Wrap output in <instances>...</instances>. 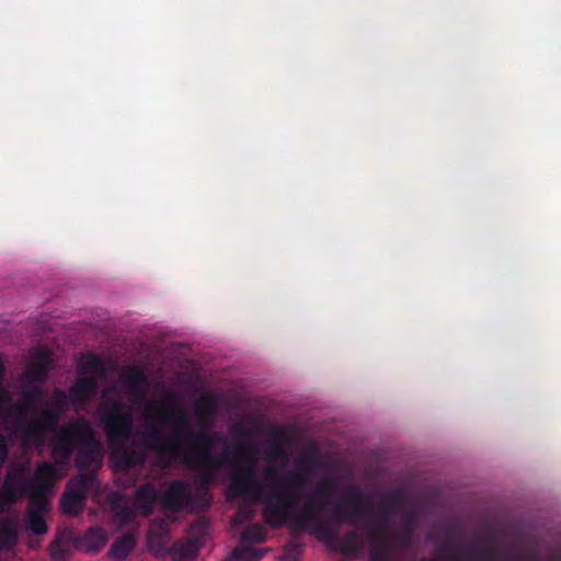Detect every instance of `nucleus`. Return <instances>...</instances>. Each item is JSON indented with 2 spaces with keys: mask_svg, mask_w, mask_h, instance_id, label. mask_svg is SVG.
<instances>
[{
  "mask_svg": "<svg viewBox=\"0 0 561 561\" xmlns=\"http://www.w3.org/2000/svg\"><path fill=\"white\" fill-rule=\"evenodd\" d=\"M100 421L108 443L114 447L111 458L116 472L142 466L150 449L168 462L183 460L201 472L203 484H209L216 472L229 461L227 451L218 455L211 453L217 440L227 442V438L221 433L208 434L205 430L190 428L187 435L178 432L165 439L161 427L149 423L150 428L141 435V445L136 439L127 445L133 433L134 416L130 408L121 399H103Z\"/></svg>",
  "mask_w": 561,
  "mask_h": 561,
  "instance_id": "f257e3e1",
  "label": "nucleus"
},
{
  "mask_svg": "<svg viewBox=\"0 0 561 561\" xmlns=\"http://www.w3.org/2000/svg\"><path fill=\"white\" fill-rule=\"evenodd\" d=\"M345 504L334 503L329 519L321 517L325 506H321L314 497L309 496L301 510L293 518V526L306 533L313 534L318 539L334 543L337 541L340 526L343 523L358 525V516L366 511L364 493L358 485L348 484L342 490Z\"/></svg>",
  "mask_w": 561,
  "mask_h": 561,
  "instance_id": "f03ea898",
  "label": "nucleus"
},
{
  "mask_svg": "<svg viewBox=\"0 0 561 561\" xmlns=\"http://www.w3.org/2000/svg\"><path fill=\"white\" fill-rule=\"evenodd\" d=\"M51 455L57 465H68L76 451L75 465L84 472H92L93 466H100L103 453L90 422L75 420L62 425L51 439Z\"/></svg>",
  "mask_w": 561,
  "mask_h": 561,
  "instance_id": "7ed1b4c3",
  "label": "nucleus"
},
{
  "mask_svg": "<svg viewBox=\"0 0 561 561\" xmlns=\"http://www.w3.org/2000/svg\"><path fill=\"white\" fill-rule=\"evenodd\" d=\"M234 451L232 463L237 470L231 477L228 493L229 495L257 500L262 491V486L255 477L259 448L251 442L245 444L237 442Z\"/></svg>",
  "mask_w": 561,
  "mask_h": 561,
  "instance_id": "20e7f679",
  "label": "nucleus"
},
{
  "mask_svg": "<svg viewBox=\"0 0 561 561\" xmlns=\"http://www.w3.org/2000/svg\"><path fill=\"white\" fill-rule=\"evenodd\" d=\"M264 479L273 486V492L263 501V520L274 529L282 528L285 525L293 526V518L296 515L294 508L298 502L297 493L279 486L275 468H266Z\"/></svg>",
  "mask_w": 561,
  "mask_h": 561,
  "instance_id": "39448f33",
  "label": "nucleus"
},
{
  "mask_svg": "<svg viewBox=\"0 0 561 561\" xmlns=\"http://www.w3.org/2000/svg\"><path fill=\"white\" fill-rule=\"evenodd\" d=\"M23 407H18V420L14 425L20 434L23 446L41 448L47 435L57 431L56 414L48 410H41L35 419L27 422Z\"/></svg>",
  "mask_w": 561,
  "mask_h": 561,
  "instance_id": "423d86ee",
  "label": "nucleus"
},
{
  "mask_svg": "<svg viewBox=\"0 0 561 561\" xmlns=\"http://www.w3.org/2000/svg\"><path fill=\"white\" fill-rule=\"evenodd\" d=\"M366 511L358 516V525H365L380 529H389L391 517L397 512H405L407 496L401 491L391 492L380 499L374 511L370 510V499L365 495Z\"/></svg>",
  "mask_w": 561,
  "mask_h": 561,
  "instance_id": "0eeeda50",
  "label": "nucleus"
},
{
  "mask_svg": "<svg viewBox=\"0 0 561 561\" xmlns=\"http://www.w3.org/2000/svg\"><path fill=\"white\" fill-rule=\"evenodd\" d=\"M178 402V394L174 392H169L164 397L163 401H152L148 408L147 412L150 410H157L161 413V425H172L175 428L174 433H181L183 435H187L190 428H193L190 422V417L187 413L180 408L173 407L174 403ZM146 423L150 428L149 423H157L156 419H153L149 413H147Z\"/></svg>",
  "mask_w": 561,
  "mask_h": 561,
  "instance_id": "6e6552de",
  "label": "nucleus"
},
{
  "mask_svg": "<svg viewBox=\"0 0 561 561\" xmlns=\"http://www.w3.org/2000/svg\"><path fill=\"white\" fill-rule=\"evenodd\" d=\"M96 483L94 472H84L72 478L60 499L61 511L69 516H78L84 508L87 493Z\"/></svg>",
  "mask_w": 561,
  "mask_h": 561,
  "instance_id": "1a4fd4ad",
  "label": "nucleus"
},
{
  "mask_svg": "<svg viewBox=\"0 0 561 561\" xmlns=\"http://www.w3.org/2000/svg\"><path fill=\"white\" fill-rule=\"evenodd\" d=\"M28 466L16 463L9 468L0 488V513L24 496L31 497L28 482Z\"/></svg>",
  "mask_w": 561,
  "mask_h": 561,
  "instance_id": "9d476101",
  "label": "nucleus"
},
{
  "mask_svg": "<svg viewBox=\"0 0 561 561\" xmlns=\"http://www.w3.org/2000/svg\"><path fill=\"white\" fill-rule=\"evenodd\" d=\"M162 504L167 510L181 512L192 504V493L183 480L173 481L165 491Z\"/></svg>",
  "mask_w": 561,
  "mask_h": 561,
  "instance_id": "9b49d317",
  "label": "nucleus"
},
{
  "mask_svg": "<svg viewBox=\"0 0 561 561\" xmlns=\"http://www.w3.org/2000/svg\"><path fill=\"white\" fill-rule=\"evenodd\" d=\"M48 500L39 496H31L28 510L25 517L26 527L35 535H44L47 533V524L45 514L48 512Z\"/></svg>",
  "mask_w": 561,
  "mask_h": 561,
  "instance_id": "f8f14e48",
  "label": "nucleus"
},
{
  "mask_svg": "<svg viewBox=\"0 0 561 561\" xmlns=\"http://www.w3.org/2000/svg\"><path fill=\"white\" fill-rule=\"evenodd\" d=\"M99 379L96 376H82L70 386L68 393L73 407H81L92 401L98 394Z\"/></svg>",
  "mask_w": 561,
  "mask_h": 561,
  "instance_id": "ddd939ff",
  "label": "nucleus"
},
{
  "mask_svg": "<svg viewBox=\"0 0 561 561\" xmlns=\"http://www.w3.org/2000/svg\"><path fill=\"white\" fill-rule=\"evenodd\" d=\"M55 477V466L47 461L41 462L36 467L33 478L28 477L27 485L31 489V496L47 499L46 494L50 490Z\"/></svg>",
  "mask_w": 561,
  "mask_h": 561,
  "instance_id": "4468645a",
  "label": "nucleus"
},
{
  "mask_svg": "<svg viewBox=\"0 0 561 561\" xmlns=\"http://www.w3.org/2000/svg\"><path fill=\"white\" fill-rule=\"evenodd\" d=\"M369 538V556L371 561H390L388 545L390 542L389 529H380L364 524Z\"/></svg>",
  "mask_w": 561,
  "mask_h": 561,
  "instance_id": "2eb2a0df",
  "label": "nucleus"
},
{
  "mask_svg": "<svg viewBox=\"0 0 561 561\" xmlns=\"http://www.w3.org/2000/svg\"><path fill=\"white\" fill-rule=\"evenodd\" d=\"M51 354L47 348L37 350L27 366L25 379L30 382L44 383L50 369Z\"/></svg>",
  "mask_w": 561,
  "mask_h": 561,
  "instance_id": "dca6fc26",
  "label": "nucleus"
},
{
  "mask_svg": "<svg viewBox=\"0 0 561 561\" xmlns=\"http://www.w3.org/2000/svg\"><path fill=\"white\" fill-rule=\"evenodd\" d=\"M119 381L125 391L134 397L144 398L147 376L138 366H128L119 375Z\"/></svg>",
  "mask_w": 561,
  "mask_h": 561,
  "instance_id": "f3484780",
  "label": "nucleus"
},
{
  "mask_svg": "<svg viewBox=\"0 0 561 561\" xmlns=\"http://www.w3.org/2000/svg\"><path fill=\"white\" fill-rule=\"evenodd\" d=\"M312 465V460L309 458H300L296 461L297 470L294 472H288L284 478H279L276 473V479L279 481V486L282 489L290 490L295 492L300 490L305 485L306 474L308 473V466Z\"/></svg>",
  "mask_w": 561,
  "mask_h": 561,
  "instance_id": "a211bd4d",
  "label": "nucleus"
},
{
  "mask_svg": "<svg viewBox=\"0 0 561 561\" xmlns=\"http://www.w3.org/2000/svg\"><path fill=\"white\" fill-rule=\"evenodd\" d=\"M156 501L157 491L154 486L151 483H145L137 489L134 505L141 515L149 516L152 513Z\"/></svg>",
  "mask_w": 561,
  "mask_h": 561,
  "instance_id": "6ab92c4d",
  "label": "nucleus"
},
{
  "mask_svg": "<svg viewBox=\"0 0 561 561\" xmlns=\"http://www.w3.org/2000/svg\"><path fill=\"white\" fill-rule=\"evenodd\" d=\"M167 552L173 561H191L197 556L198 547L194 539L187 538L174 542Z\"/></svg>",
  "mask_w": 561,
  "mask_h": 561,
  "instance_id": "aec40b11",
  "label": "nucleus"
},
{
  "mask_svg": "<svg viewBox=\"0 0 561 561\" xmlns=\"http://www.w3.org/2000/svg\"><path fill=\"white\" fill-rule=\"evenodd\" d=\"M82 546L88 551H100L107 541V537L101 527H90L82 537Z\"/></svg>",
  "mask_w": 561,
  "mask_h": 561,
  "instance_id": "412c9836",
  "label": "nucleus"
},
{
  "mask_svg": "<svg viewBox=\"0 0 561 561\" xmlns=\"http://www.w3.org/2000/svg\"><path fill=\"white\" fill-rule=\"evenodd\" d=\"M135 545L136 541L134 536L130 534H125L114 541L110 548L108 556L112 559L124 560L134 550Z\"/></svg>",
  "mask_w": 561,
  "mask_h": 561,
  "instance_id": "4be33fe9",
  "label": "nucleus"
},
{
  "mask_svg": "<svg viewBox=\"0 0 561 561\" xmlns=\"http://www.w3.org/2000/svg\"><path fill=\"white\" fill-rule=\"evenodd\" d=\"M416 515L412 511L403 512L399 531V541L403 547H409L414 536Z\"/></svg>",
  "mask_w": 561,
  "mask_h": 561,
  "instance_id": "5701e85b",
  "label": "nucleus"
},
{
  "mask_svg": "<svg viewBox=\"0 0 561 561\" xmlns=\"http://www.w3.org/2000/svg\"><path fill=\"white\" fill-rule=\"evenodd\" d=\"M339 483L337 480L334 478H324L321 480L313 491V494L311 495L314 497L318 502L321 503V506H328L331 502L332 495L337 490Z\"/></svg>",
  "mask_w": 561,
  "mask_h": 561,
  "instance_id": "b1692460",
  "label": "nucleus"
},
{
  "mask_svg": "<svg viewBox=\"0 0 561 561\" xmlns=\"http://www.w3.org/2000/svg\"><path fill=\"white\" fill-rule=\"evenodd\" d=\"M50 403L51 405L49 408H45L44 410H48L55 413L57 417V425H59L61 415L67 411L69 404H71L69 393L61 389H55Z\"/></svg>",
  "mask_w": 561,
  "mask_h": 561,
  "instance_id": "393cba45",
  "label": "nucleus"
},
{
  "mask_svg": "<svg viewBox=\"0 0 561 561\" xmlns=\"http://www.w3.org/2000/svg\"><path fill=\"white\" fill-rule=\"evenodd\" d=\"M265 552L250 546H239L234 548L229 557V561H260Z\"/></svg>",
  "mask_w": 561,
  "mask_h": 561,
  "instance_id": "a878e982",
  "label": "nucleus"
},
{
  "mask_svg": "<svg viewBox=\"0 0 561 561\" xmlns=\"http://www.w3.org/2000/svg\"><path fill=\"white\" fill-rule=\"evenodd\" d=\"M169 539L168 528L163 525L159 526L157 530H150L149 533V546L151 549H154L157 553L167 551Z\"/></svg>",
  "mask_w": 561,
  "mask_h": 561,
  "instance_id": "bb28decb",
  "label": "nucleus"
},
{
  "mask_svg": "<svg viewBox=\"0 0 561 561\" xmlns=\"http://www.w3.org/2000/svg\"><path fill=\"white\" fill-rule=\"evenodd\" d=\"M79 369L81 374H93L99 377H102L105 374L104 363L95 354H88L80 364Z\"/></svg>",
  "mask_w": 561,
  "mask_h": 561,
  "instance_id": "cd10ccee",
  "label": "nucleus"
},
{
  "mask_svg": "<svg viewBox=\"0 0 561 561\" xmlns=\"http://www.w3.org/2000/svg\"><path fill=\"white\" fill-rule=\"evenodd\" d=\"M362 547V541L356 531L347 533L340 541V550L346 556H355L359 553Z\"/></svg>",
  "mask_w": 561,
  "mask_h": 561,
  "instance_id": "c85d7f7f",
  "label": "nucleus"
},
{
  "mask_svg": "<svg viewBox=\"0 0 561 561\" xmlns=\"http://www.w3.org/2000/svg\"><path fill=\"white\" fill-rule=\"evenodd\" d=\"M266 539L264 528L260 524H251L241 534L242 542L262 543Z\"/></svg>",
  "mask_w": 561,
  "mask_h": 561,
  "instance_id": "c756f323",
  "label": "nucleus"
},
{
  "mask_svg": "<svg viewBox=\"0 0 561 561\" xmlns=\"http://www.w3.org/2000/svg\"><path fill=\"white\" fill-rule=\"evenodd\" d=\"M112 510L115 512V515L123 523H130L136 518V506H131L127 503L115 502L112 504Z\"/></svg>",
  "mask_w": 561,
  "mask_h": 561,
  "instance_id": "7c9ffc66",
  "label": "nucleus"
},
{
  "mask_svg": "<svg viewBox=\"0 0 561 561\" xmlns=\"http://www.w3.org/2000/svg\"><path fill=\"white\" fill-rule=\"evenodd\" d=\"M24 402L19 404L18 407H23L25 413L28 409L33 408L38 400H41L44 396L43 390L39 386H34L30 388L27 391L23 392Z\"/></svg>",
  "mask_w": 561,
  "mask_h": 561,
  "instance_id": "2f4dec72",
  "label": "nucleus"
},
{
  "mask_svg": "<svg viewBox=\"0 0 561 561\" xmlns=\"http://www.w3.org/2000/svg\"><path fill=\"white\" fill-rule=\"evenodd\" d=\"M473 561H496L497 550L494 547L473 549L468 552Z\"/></svg>",
  "mask_w": 561,
  "mask_h": 561,
  "instance_id": "473e14b6",
  "label": "nucleus"
},
{
  "mask_svg": "<svg viewBox=\"0 0 561 561\" xmlns=\"http://www.w3.org/2000/svg\"><path fill=\"white\" fill-rule=\"evenodd\" d=\"M198 419L203 422L204 419H211L216 412V404L210 397H204L197 404Z\"/></svg>",
  "mask_w": 561,
  "mask_h": 561,
  "instance_id": "72a5a7b5",
  "label": "nucleus"
},
{
  "mask_svg": "<svg viewBox=\"0 0 561 561\" xmlns=\"http://www.w3.org/2000/svg\"><path fill=\"white\" fill-rule=\"evenodd\" d=\"M254 516V510L250 503H243L239 505L237 508L236 516L233 517L234 524H242L250 519H252Z\"/></svg>",
  "mask_w": 561,
  "mask_h": 561,
  "instance_id": "f704fd0d",
  "label": "nucleus"
},
{
  "mask_svg": "<svg viewBox=\"0 0 561 561\" xmlns=\"http://www.w3.org/2000/svg\"><path fill=\"white\" fill-rule=\"evenodd\" d=\"M13 536L14 531L11 523L5 518L0 519V549H2Z\"/></svg>",
  "mask_w": 561,
  "mask_h": 561,
  "instance_id": "c9c22d12",
  "label": "nucleus"
},
{
  "mask_svg": "<svg viewBox=\"0 0 561 561\" xmlns=\"http://www.w3.org/2000/svg\"><path fill=\"white\" fill-rule=\"evenodd\" d=\"M11 402H12V396L8 389L3 385H0V413L11 412Z\"/></svg>",
  "mask_w": 561,
  "mask_h": 561,
  "instance_id": "e433bc0d",
  "label": "nucleus"
},
{
  "mask_svg": "<svg viewBox=\"0 0 561 561\" xmlns=\"http://www.w3.org/2000/svg\"><path fill=\"white\" fill-rule=\"evenodd\" d=\"M9 457V445L7 437L0 432V469Z\"/></svg>",
  "mask_w": 561,
  "mask_h": 561,
  "instance_id": "4c0bfd02",
  "label": "nucleus"
},
{
  "mask_svg": "<svg viewBox=\"0 0 561 561\" xmlns=\"http://www.w3.org/2000/svg\"><path fill=\"white\" fill-rule=\"evenodd\" d=\"M271 454L276 458L285 457V453L279 445H274L271 449Z\"/></svg>",
  "mask_w": 561,
  "mask_h": 561,
  "instance_id": "58836bf2",
  "label": "nucleus"
},
{
  "mask_svg": "<svg viewBox=\"0 0 561 561\" xmlns=\"http://www.w3.org/2000/svg\"><path fill=\"white\" fill-rule=\"evenodd\" d=\"M5 373V367L3 363L0 360V385H3V377Z\"/></svg>",
  "mask_w": 561,
  "mask_h": 561,
  "instance_id": "ea45409f",
  "label": "nucleus"
},
{
  "mask_svg": "<svg viewBox=\"0 0 561 561\" xmlns=\"http://www.w3.org/2000/svg\"><path fill=\"white\" fill-rule=\"evenodd\" d=\"M136 479L133 478L129 483L124 484L125 488L131 486L135 483Z\"/></svg>",
  "mask_w": 561,
  "mask_h": 561,
  "instance_id": "a19ab883",
  "label": "nucleus"
},
{
  "mask_svg": "<svg viewBox=\"0 0 561 561\" xmlns=\"http://www.w3.org/2000/svg\"><path fill=\"white\" fill-rule=\"evenodd\" d=\"M453 543H454V541H453L450 538H448V540H447L446 545L444 546V548H445L447 545H453Z\"/></svg>",
  "mask_w": 561,
  "mask_h": 561,
  "instance_id": "79ce46f5",
  "label": "nucleus"
},
{
  "mask_svg": "<svg viewBox=\"0 0 561 561\" xmlns=\"http://www.w3.org/2000/svg\"><path fill=\"white\" fill-rule=\"evenodd\" d=\"M420 561H437V560L428 559V558H422Z\"/></svg>",
  "mask_w": 561,
  "mask_h": 561,
  "instance_id": "37998d69",
  "label": "nucleus"
},
{
  "mask_svg": "<svg viewBox=\"0 0 561 561\" xmlns=\"http://www.w3.org/2000/svg\"><path fill=\"white\" fill-rule=\"evenodd\" d=\"M285 561H295L294 559L291 560L288 556L285 558Z\"/></svg>",
  "mask_w": 561,
  "mask_h": 561,
  "instance_id": "c03bdc74",
  "label": "nucleus"
}]
</instances>
